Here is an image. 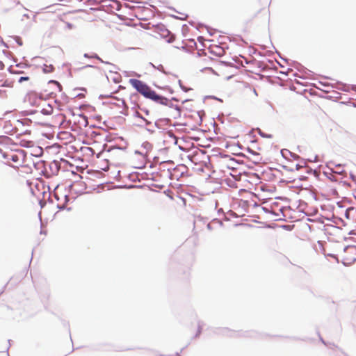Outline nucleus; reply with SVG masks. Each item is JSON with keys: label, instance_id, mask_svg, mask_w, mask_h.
I'll return each instance as SVG.
<instances>
[{"label": "nucleus", "instance_id": "nucleus-2", "mask_svg": "<svg viewBox=\"0 0 356 356\" xmlns=\"http://www.w3.org/2000/svg\"><path fill=\"white\" fill-rule=\"evenodd\" d=\"M339 258L346 266H350L356 261V246L350 245L346 247L339 254Z\"/></svg>", "mask_w": 356, "mask_h": 356}, {"label": "nucleus", "instance_id": "nucleus-12", "mask_svg": "<svg viewBox=\"0 0 356 356\" xmlns=\"http://www.w3.org/2000/svg\"><path fill=\"white\" fill-rule=\"evenodd\" d=\"M85 56L86 57H89V58H97L98 60H99L101 62H102V59L97 55V54H93V55H91V56H88V54H85Z\"/></svg>", "mask_w": 356, "mask_h": 356}, {"label": "nucleus", "instance_id": "nucleus-5", "mask_svg": "<svg viewBox=\"0 0 356 356\" xmlns=\"http://www.w3.org/2000/svg\"><path fill=\"white\" fill-rule=\"evenodd\" d=\"M139 99L140 97L137 92L132 93L129 97V101L131 106L133 107L137 106L138 105Z\"/></svg>", "mask_w": 356, "mask_h": 356}, {"label": "nucleus", "instance_id": "nucleus-8", "mask_svg": "<svg viewBox=\"0 0 356 356\" xmlns=\"http://www.w3.org/2000/svg\"><path fill=\"white\" fill-rule=\"evenodd\" d=\"M54 67L52 65H43V72L44 73H51L54 71Z\"/></svg>", "mask_w": 356, "mask_h": 356}, {"label": "nucleus", "instance_id": "nucleus-21", "mask_svg": "<svg viewBox=\"0 0 356 356\" xmlns=\"http://www.w3.org/2000/svg\"><path fill=\"white\" fill-rule=\"evenodd\" d=\"M54 195H55V197H56L58 200H59V197H58V195H57V193H56V192H55Z\"/></svg>", "mask_w": 356, "mask_h": 356}, {"label": "nucleus", "instance_id": "nucleus-1", "mask_svg": "<svg viewBox=\"0 0 356 356\" xmlns=\"http://www.w3.org/2000/svg\"><path fill=\"white\" fill-rule=\"evenodd\" d=\"M129 83L138 93L147 99L163 105H166L169 102L168 99L156 94L147 84L139 79H131L129 80Z\"/></svg>", "mask_w": 356, "mask_h": 356}, {"label": "nucleus", "instance_id": "nucleus-9", "mask_svg": "<svg viewBox=\"0 0 356 356\" xmlns=\"http://www.w3.org/2000/svg\"><path fill=\"white\" fill-rule=\"evenodd\" d=\"M30 80V77L26 76H21L18 79V82L19 83H22L23 81H28Z\"/></svg>", "mask_w": 356, "mask_h": 356}, {"label": "nucleus", "instance_id": "nucleus-4", "mask_svg": "<svg viewBox=\"0 0 356 356\" xmlns=\"http://www.w3.org/2000/svg\"><path fill=\"white\" fill-rule=\"evenodd\" d=\"M160 35L169 43L174 42L175 40V35L171 33L168 29H161Z\"/></svg>", "mask_w": 356, "mask_h": 356}, {"label": "nucleus", "instance_id": "nucleus-22", "mask_svg": "<svg viewBox=\"0 0 356 356\" xmlns=\"http://www.w3.org/2000/svg\"><path fill=\"white\" fill-rule=\"evenodd\" d=\"M58 207H64V204H58Z\"/></svg>", "mask_w": 356, "mask_h": 356}, {"label": "nucleus", "instance_id": "nucleus-19", "mask_svg": "<svg viewBox=\"0 0 356 356\" xmlns=\"http://www.w3.org/2000/svg\"><path fill=\"white\" fill-rule=\"evenodd\" d=\"M51 82H52V83L58 85V86L60 87V83L58 81H51Z\"/></svg>", "mask_w": 356, "mask_h": 356}, {"label": "nucleus", "instance_id": "nucleus-14", "mask_svg": "<svg viewBox=\"0 0 356 356\" xmlns=\"http://www.w3.org/2000/svg\"><path fill=\"white\" fill-rule=\"evenodd\" d=\"M294 227V225H283L281 226V227L282 228H284V229H286L288 230H291Z\"/></svg>", "mask_w": 356, "mask_h": 356}, {"label": "nucleus", "instance_id": "nucleus-13", "mask_svg": "<svg viewBox=\"0 0 356 356\" xmlns=\"http://www.w3.org/2000/svg\"><path fill=\"white\" fill-rule=\"evenodd\" d=\"M11 160L14 162H17L19 161V156L17 154L11 155Z\"/></svg>", "mask_w": 356, "mask_h": 356}, {"label": "nucleus", "instance_id": "nucleus-7", "mask_svg": "<svg viewBox=\"0 0 356 356\" xmlns=\"http://www.w3.org/2000/svg\"><path fill=\"white\" fill-rule=\"evenodd\" d=\"M53 111H54L53 107L49 104H44L40 111V112L42 114L47 115L52 114Z\"/></svg>", "mask_w": 356, "mask_h": 356}, {"label": "nucleus", "instance_id": "nucleus-16", "mask_svg": "<svg viewBox=\"0 0 356 356\" xmlns=\"http://www.w3.org/2000/svg\"><path fill=\"white\" fill-rule=\"evenodd\" d=\"M259 134L260 136H261L262 137H264V138H272V135H267V134L261 132V131H259Z\"/></svg>", "mask_w": 356, "mask_h": 356}, {"label": "nucleus", "instance_id": "nucleus-20", "mask_svg": "<svg viewBox=\"0 0 356 356\" xmlns=\"http://www.w3.org/2000/svg\"><path fill=\"white\" fill-rule=\"evenodd\" d=\"M197 40H198L199 42H202V40H203V38L202 37H199Z\"/></svg>", "mask_w": 356, "mask_h": 356}, {"label": "nucleus", "instance_id": "nucleus-3", "mask_svg": "<svg viewBox=\"0 0 356 356\" xmlns=\"http://www.w3.org/2000/svg\"><path fill=\"white\" fill-rule=\"evenodd\" d=\"M209 52L216 56L221 57L224 56L225 51V49L217 44H211L209 47Z\"/></svg>", "mask_w": 356, "mask_h": 356}, {"label": "nucleus", "instance_id": "nucleus-15", "mask_svg": "<svg viewBox=\"0 0 356 356\" xmlns=\"http://www.w3.org/2000/svg\"><path fill=\"white\" fill-rule=\"evenodd\" d=\"M5 168H8V165L4 162H0V170H3Z\"/></svg>", "mask_w": 356, "mask_h": 356}, {"label": "nucleus", "instance_id": "nucleus-6", "mask_svg": "<svg viewBox=\"0 0 356 356\" xmlns=\"http://www.w3.org/2000/svg\"><path fill=\"white\" fill-rule=\"evenodd\" d=\"M346 217L348 220H356V209L349 208L346 211Z\"/></svg>", "mask_w": 356, "mask_h": 356}, {"label": "nucleus", "instance_id": "nucleus-17", "mask_svg": "<svg viewBox=\"0 0 356 356\" xmlns=\"http://www.w3.org/2000/svg\"><path fill=\"white\" fill-rule=\"evenodd\" d=\"M329 227H332V228H334V229H338L337 227H334V226H333V225H330V224H327V227H326V228H325V231H327V232H328V230H329Z\"/></svg>", "mask_w": 356, "mask_h": 356}, {"label": "nucleus", "instance_id": "nucleus-10", "mask_svg": "<svg viewBox=\"0 0 356 356\" xmlns=\"http://www.w3.org/2000/svg\"><path fill=\"white\" fill-rule=\"evenodd\" d=\"M230 219L225 216L224 218H214L213 221H216V222H222L223 220H229Z\"/></svg>", "mask_w": 356, "mask_h": 356}, {"label": "nucleus", "instance_id": "nucleus-11", "mask_svg": "<svg viewBox=\"0 0 356 356\" xmlns=\"http://www.w3.org/2000/svg\"><path fill=\"white\" fill-rule=\"evenodd\" d=\"M88 70H95V71H98L99 68L96 67L91 66V65H88V66H86L84 67V70L85 71H87Z\"/></svg>", "mask_w": 356, "mask_h": 356}, {"label": "nucleus", "instance_id": "nucleus-23", "mask_svg": "<svg viewBox=\"0 0 356 356\" xmlns=\"http://www.w3.org/2000/svg\"><path fill=\"white\" fill-rule=\"evenodd\" d=\"M122 103L124 104V106H127V105H126V102H125V101H124V100H123V101H122Z\"/></svg>", "mask_w": 356, "mask_h": 356}, {"label": "nucleus", "instance_id": "nucleus-18", "mask_svg": "<svg viewBox=\"0 0 356 356\" xmlns=\"http://www.w3.org/2000/svg\"><path fill=\"white\" fill-rule=\"evenodd\" d=\"M205 70H208V71L212 72H213V73H216V72H214V70H213V67H206V68H205Z\"/></svg>", "mask_w": 356, "mask_h": 356}]
</instances>
